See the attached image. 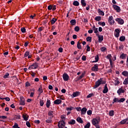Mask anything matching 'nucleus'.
Listing matches in <instances>:
<instances>
[{"instance_id":"1","label":"nucleus","mask_w":128,"mask_h":128,"mask_svg":"<svg viewBox=\"0 0 128 128\" xmlns=\"http://www.w3.org/2000/svg\"><path fill=\"white\" fill-rule=\"evenodd\" d=\"M106 84V81H104L102 78H100L95 82V85L93 87V88H97L100 84Z\"/></svg>"},{"instance_id":"2","label":"nucleus","mask_w":128,"mask_h":128,"mask_svg":"<svg viewBox=\"0 0 128 128\" xmlns=\"http://www.w3.org/2000/svg\"><path fill=\"white\" fill-rule=\"evenodd\" d=\"M100 117L94 118L92 121V124L95 126H99L98 124H100Z\"/></svg>"},{"instance_id":"3","label":"nucleus","mask_w":128,"mask_h":128,"mask_svg":"<svg viewBox=\"0 0 128 128\" xmlns=\"http://www.w3.org/2000/svg\"><path fill=\"white\" fill-rule=\"evenodd\" d=\"M38 62H34L32 65L30 66L28 68V70H36V68H38Z\"/></svg>"},{"instance_id":"4","label":"nucleus","mask_w":128,"mask_h":128,"mask_svg":"<svg viewBox=\"0 0 128 128\" xmlns=\"http://www.w3.org/2000/svg\"><path fill=\"white\" fill-rule=\"evenodd\" d=\"M58 126L59 128H64L66 126V122H64V120L60 121L58 123Z\"/></svg>"},{"instance_id":"5","label":"nucleus","mask_w":128,"mask_h":128,"mask_svg":"<svg viewBox=\"0 0 128 128\" xmlns=\"http://www.w3.org/2000/svg\"><path fill=\"white\" fill-rule=\"evenodd\" d=\"M120 29L116 28L114 30V36L116 38H118L120 36Z\"/></svg>"},{"instance_id":"6","label":"nucleus","mask_w":128,"mask_h":128,"mask_svg":"<svg viewBox=\"0 0 128 128\" xmlns=\"http://www.w3.org/2000/svg\"><path fill=\"white\" fill-rule=\"evenodd\" d=\"M115 20L117 22L118 24L122 25L124 24V20L122 18H116Z\"/></svg>"},{"instance_id":"7","label":"nucleus","mask_w":128,"mask_h":128,"mask_svg":"<svg viewBox=\"0 0 128 128\" xmlns=\"http://www.w3.org/2000/svg\"><path fill=\"white\" fill-rule=\"evenodd\" d=\"M108 22L110 26L114 24V17H112V16H109Z\"/></svg>"},{"instance_id":"8","label":"nucleus","mask_w":128,"mask_h":128,"mask_svg":"<svg viewBox=\"0 0 128 128\" xmlns=\"http://www.w3.org/2000/svg\"><path fill=\"white\" fill-rule=\"evenodd\" d=\"M62 78L64 82H68V78H70V76L66 73H64L62 75Z\"/></svg>"},{"instance_id":"9","label":"nucleus","mask_w":128,"mask_h":128,"mask_svg":"<svg viewBox=\"0 0 128 128\" xmlns=\"http://www.w3.org/2000/svg\"><path fill=\"white\" fill-rule=\"evenodd\" d=\"M113 8H114V10H116V12H120V8L116 4H114L112 6Z\"/></svg>"},{"instance_id":"10","label":"nucleus","mask_w":128,"mask_h":128,"mask_svg":"<svg viewBox=\"0 0 128 128\" xmlns=\"http://www.w3.org/2000/svg\"><path fill=\"white\" fill-rule=\"evenodd\" d=\"M117 94H118V96H120L122 94H124V90L122 88H120L117 91Z\"/></svg>"},{"instance_id":"11","label":"nucleus","mask_w":128,"mask_h":128,"mask_svg":"<svg viewBox=\"0 0 128 128\" xmlns=\"http://www.w3.org/2000/svg\"><path fill=\"white\" fill-rule=\"evenodd\" d=\"M108 84H105L102 92L103 94H108Z\"/></svg>"},{"instance_id":"12","label":"nucleus","mask_w":128,"mask_h":128,"mask_svg":"<svg viewBox=\"0 0 128 128\" xmlns=\"http://www.w3.org/2000/svg\"><path fill=\"white\" fill-rule=\"evenodd\" d=\"M92 72H98V64H95L92 68Z\"/></svg>"},{"instance_id":"13","label":"nucleus","mask_w":128,"mask_h":128,"mask_svg":"<svg viewBox=\"0 0 128 128\" xmlns=\"http://www.w3.org/2000/svg\"><path fill=\"white\" fill-rule=\"evenodd\" d=\"M86 110H88V109L86 108H83L82 110H81V114L82 115H84L86 114Z\"/></svg>"},{"instance_id":"14","label":"nucleus","mask_w":128,"mask_h":128,"mask_svg":"<svg viewBox=\"0 0 128 128\" xmlns=\"http://www.w3.org/2000/svg\"><path fill=\"white\" fill-rule=\"evenodd\" d=\"M22 118H23L24 120H26V122L28 120V115L26 114H22Z\"/></svg>"},{"instance_id":"15","label":"nucleus","mask_w":128,"mask_h":128,"mask_svg":"<svg viewBox=\"0 0 128 128\" xmlns=\"http://www.w3.org/2000/svg\"><path fill=\"white\" fill-rule=\"evenodd\" d=\"M128 118H126V119H124L123 120H122L120 122V124H124L126 123L127 124H128Z\"/></svg>"},{"instance_id":"16","label":"nucleus","mask_w":128,"mask_h":128,"mask_svg":"<svg viewBox=\"0 0 128 128\" xmlns=\"http://www.w3.org/2000/svg\"><path fill=\"white\" fill-rule=\"evenodd\" d=\"M48 116L49 118H54V112L50 110L48 112Z\"/></svg>"},{"instance_id":"17","label":"nucleus","mask_w":128,"mask_h":128,"mask_svg":"<svg viewBox=\"0 0 128 128\" xmlns=\"http://www.w3.org/2000/svg\"><path fill=\"white\" fill-rule=\"evenodd\" d=\"M62 104V100L60 99H57L54 101V104Z\"/></svg>"},{"instance_id":"18","label":"nucleus","mask_w":128,"mask_h":128,"mask_svg":"<svg viewBox=\"0 0 128 128\" xmlns=\"http://www.w3.org/2000/svg\"><path fill=\"white\" fill-rule=\"evenodd\" d=\"M98 42H102L104 40V36L102 35H98Z\"/></svg>"},{"instance_id":"19","label":"nucleus","mask_w":128,"mask_h":128,"mask_svg":"<svg viewBox=\"0 0 128 128\" xmlns=\"http://www.w3.org/2000/svg\"><path fill=\"white\" fill-rule=\"evenodd\" d=\"M120 83L118 78H116L114 80V86H118Z\"/></svg>"},{"instance_id":"20","label":"nucleus","mask_w":128,"mask_h":128,"mask_svg":"<svg viewBox=\"0 0 128 128\" xmlns=\"http://www.w3.org/2000/svg\"><path fill=\"white\" fill-rule=\"evenodd\" d=\"M50 104H51L50 100L48 99L46 102V108H48L50 106Z\"/></svg>"},{"instance_id":"21","label":"nucleus","mask_w":128,"mask_h":128,"mask_svg":"<svg viewBox=\"0 0 128 128\" xmlns=\"http://www.w3.org/2000/svg\"><path fill=\"white\" fill-rule=\"evenodd\" d=\"M76 121L78 122H79L80 124H82L84 122L82 119L80 117H78L76 118Z\"/></svg>"},{"instance_id":"22","label":"nucleus","mask_w":128,"mask_h":128,"mask_svg":"<svg viewBox=\"0 0 128 128\" xmlns=\"http://www.w3.org/2000/svg\"><path fill=\"white\" fill-rule=\"evenodd\" d=\"M80 92H73L72 96L74 98H76V96H78V95L80 94Z\"/></svg>"},{"instance_id":"23","label":"nucleus","mask_w":128,"mask_h":128,"mask_svg":"<svg viewBox=\"0 0 128 128\" xmlns=\"http://www.w3.org/2000/svg\"><path fill=\"white\" fill-rule=\"evenodd\" d=\"M46 122L48 124H50V122H52V117H48V119H47L46 120Z\"/></svg>"},{"instance_id":"24","label":"nucleus","mask_w":128,"mask_h":128,"mask_svg":"<svg viewBox=\"0 0 128 128\" xmlns=\"http://www.w3.org/2000/svg\"><path fill=\"white\" fill-rule=\"evenodd\" d=\"M98 12L100 16H104V12H102V10L100 9H98Z\"/></svg>"},{"instance_id":"25","label":"nucleus","mask_w":128,"mask_h":128,"mask_svg":"<svg viewBox=\"0 0 128 128\" xmlns=\"http://www.w3.org/2000/svg\"><path fill=\"white\" fill-rule=\"evenodd\" d=\"M126 58V54H124L123 53L120 56V58H122V60H124V58Z\"/></svg>"},{"instance_id":"26","label":"nucleus","mask_w":128,"mask_h":128,"mask_svg":"<svg viewBox=\"0 0 128 128\" xmlns=\"http://www.w3.org/2000/svg\"><path fill=\"white\" fill-rule=\"evenodd\" d=\"M119 40H120V42H124L126 40V36H120Z\"/></svg>"},{"instance_id":"27","label":"nucleus","mask_w":128,"mask_h":128,"mask_svg":"<svg viewBox=\"0 0 128 128\" xmlns=\"http://www.w3.org/2000/svg\"><path fill=\"white\" fill-rule=\"evenodd\" d=\"M92 30L94 31V34H97V32H98V28H96V26H92Z\"/></svg>"},{"instance_id":"28","label":"nucleus","mask_w":128,"mask_h":128,"mask_svg":"<svg viewBox=\"0 0 128 128\" xmlns=\"http://www.w3.org/2000/svg\"><path fill=\"white\" fill-rule=\"evenodd\" d=\"M73 5L75 6H80V2L76 0L73 2Z\"/></svg>"},{"instance_id":"29","label":"nucleus","mask_w":128,"mask_h":128,"mask_svg":"<svg viewBox=\"0 0 128 128\" xmlns=\"http://www.w3.org/2000/svg\"><path fill=\"white\" fill-rule=\"evenodd\" d=\"M114 102H120V99L118 98H115L113 100L112 104H114Z\"/></svg>"},{"instance_id":"30","label":"nucleus","mask_w":128,"mask_h":128,"mask_svg":"<svg viewBox=\"0 0 128 128\" xmlns=\"http://www.w3.org/2000/svg\"><path fill=\"white\" fill-rule=\"evenodd\" d=\"M56 20H58V19H56V18H53L50 20L52 24H54L56 23Z\"/></svg>"},{"instance_id":"31","label":"nucleus","mask_w":128,"mask_h":128,"mask_svg":"<svg viewBox=\"0 0 128 128\" xmlns=\"http://www.w3.org/2000/svg\"><path fill=\"white\" fill-rule=\"evenodd\" d=\"M95 20L96 22H100V20H102V17H100V16H96L95 18Z\"/></svg>"},{"instance_id":"32","label":"nucleus","mask_w":128,"mask_h":128,"mask_svg":"<svg viewBox=\"0 0 128 128\" xmlns=\"http://www.w3.org/2000/svg\"><path fill=\"white\" fill-rule=\"evenodd\" d=\"M114 114V110H111L109 112V116H112Z\"/></svg>"},{"instance_id":"33","label":"nucleus","mask_w":128,"mask_h":128,"mask_svg":"<svg viewBox=\"0 0 128 128\" xmlns=\"http://www.w3.org/2000/svg\"><path fill=\"white\" fill-rule=\"evenodd\" d=\"M81 4L82 6H86V3L85 0H81Z\"/></svg>"},{"instance_id":"34","label":"nucleus","mask_w":128,"mask_h":128,"mask_svg":"<svg viewBox=\"0 0 128 128\" xmlns=\"http://www.w3.org/2000/svg\"><path fill=\"white\" fill-rule=\"evenodd\" d=\"M69 124H76V120H71L69 122H68Z\"/></svg>"},{"instance_id":"35","label":"nucleus","mask_w":128,"mask_h":128,"mask_svg":"<svg viewBox=\"0 0 128 128\" xmlns=\"http://www.w3.org/2000/svg\"><path fill=\"white\" fill-rule=\"evenodd\" d=\"M71 24H72V26H74V24H76V20H72L70 22Z\"/></svg>"},{"instance_id":"36","label":"nucleus","mask_w":128,"mask_h":128,"mask_svg":"<svg viewBox=\"0 0 128 128\" xmlns=\"http://www.w3.org/2000/svg\"><path fill=\"white\" fill-rule=\"evenodd\" d=\"M122 76H128V72L127 71H124L122 72Z\"/></svg>"},{"instance_id":"37","label":"nucleus","mask_w":128,"mask_h":128,"mask_svg":"<svg viewBox=\"0 0 128 128\" xmlns=\"http://www.w3.org/2000/svg\"><path fill=\"white\" fill-rule=\"evenodd\" d=\"M10 76V74L8 72H6V74L4 76V78H8Z\"/></svg>"},{"instance_id":"38","label":"nucleus","mask_w":128,"mask_h":128,"mask_svg":"<svg viewBox=\"0 0 128 128\" xmlns=\"http://www.w3.org/2000/svg\"><path fill=\"white\" fill-rule=\"evenodd\" d=\"M72 110H74V107H72V106H70V107L66 108V110H68V112H70V111Z\"/></svg>"},{"instance_id":"39","label":"nucleus","mask_w":128,"mask_h":128,"mask_svg":"<svg viewBox=\"0 0 128 128\" xmlns=\"http://www.w3.org/2000/svg\"><path fill=\"white\" fill-rule=\"evenodd\" d=\"M40 106H44V100L40 99Z\"/></svg>"},{"instance_id":"40","label":"nucleus","mask_w":128,"mask_h":128,"mask_svg":"<svg viewBox=\"0 0 128 128\" xmlns=\"http://www.w3.org/2000/svg\"><path fill=\"white\" fill-rule=\"evenodd\" d=\"M38 92H39V96H40V94H42V92H44V90H42V88H39Z\"/></svg>"},{"instance_id":"41","label":"nucleus","mask_w":128,"mask_h":128,"mask_svg":"<svg viewBox=\"0 0 128 128\" xmlns=\"http://www.w3.org/2000/svg\"><path fill=\"white\" fill-rule=\"evenodd\" d=\"M124 84H128V77H127V78H125L124 82H123Z\"/></svg>"},{"instance_id":"42","label":"nucleus","mask_w":128,"mask_h":128,"mask_svg":"<svg viewBox=\"0 0 128 128\" xmlns=\"http://www.w3.org/2000/svg\"><path fill=\"white\" fill-rule=\"evenodd\" d=\"M77 48L78 50H82V46L80 45V43L79 42H78Z\"/></svg>"},{"instance_id":"43","label":"nucleus","mask_w":128,"mask_h":128,"mask_svg":"<svg viewBox=\"0 0 128 128\" xmlns=\"http://www.w3.org/2000/svg\"><path fill=\"white\" fill-rule=\"evenodd\" d=\"M86 42H92V37L90 36H88L86 38Z\"/></svg>"},{"instance_id":"44","label":"nucleus","mask_w":128,"mask_h":128,"mask_svg":"<svg viewBox=\"0 0 128 128\" xmlns=\"http://www.w3.org/2000/svg\"><path fill=\"white\" fill-rule=\"evenodd\" d=\"M106 58L108 60H112V54H108V55L106 56Z\"/></svg>"},{"instance_id":"45","label":"nucleus","mask_w":128,"mask_h":128,"mask_svg":"<svg viewBox=\"0 0 128 128\" xmlns=\"http://www.w3.org/2000/svg\"><path fill=\"white\" fill-rule=\"evenodd\" d=\"M30 56V52H26L24 55V58H26L27 56Z\"/></svg>"},{"instance_id":"46","label":"nucleus","mask_w":128,"mask_h":128,"mask_svg":"<svg viewBox=\"0 0 128 128\" xmlns=\"http://www.w3.org/2000/svg\"><path fill=\"white\" fill-rule=\"evenodd\" d=\"M90 122H88L87 124L84 126V128H90Z\"/></svg>"},{"instance_id":"47","label":"nucleus","mask_w":128,"mask_h":128,"mask_svg":"<svg viewBox=\"0 0 128 128\" xmlns=\"http://www.w3.org/2000/svg\"><path fill=\"white\" fill-rule=\"evenodd\" d=\"M101 52H106V48L102 46L100 48Z\"/></svg>"},{"instance_id":"48","label":"nucleus","mask_w":128,"mask_h":128,"mask_svg":"<svg viewBox=\"0 0 128 128\" xmlns=\"http://www.w3.org/2000/svg\"><path fill=\"white\" fill-rule=\"evenodd\" d=\"M48 10H52V5L50 4L48 6Z\"/></svg>"},{"instance_id":"49","label":"nucleus","mask_w":128,"mask_h":128,"mask_svg":"<svg viewBox=\"0 0 128 128\" xmlns=\"http://www.w3.org/2000/svg\"><path fill=\"white\" fill-rule=\"evenodd\" d=\"M74 30L75 32H78L80 30V27L76 26L74 28Z\"/></svg>"},{"instance_id":"50","label":"nucleus","mask_w":128,"mask_h":128,"mask_svg":"<svg viewBox=\"0 0 128 128\" xmlns=\"http://www.w3.org/2000/svg\"><path fill=\"white\" fill-rule=\"evenodd\" d=\"M126 100V98H121L120 100H119V102H124Z\"/></svg>"},{"instance_id":"51","label":"nucleus","mask_w":128,"mask_h":128,"mask_svg":"<svg viewBox=\"0 0 128 128\" xmlns=\"http://www.w3.org/2000/svg\"><path fill=\"white\" fill-rule=\"evenodd\" d=\"M92 114V110H89L87 111V114H88V116H90Z\"/></svg>"},{"instance_id":"52","label":"nucleus","mask_w":128,"mask_h":128,"mask_svg":"<svg viewBox=\"0 0 128 128\" xmlns=\"http://www.w3.org/2000/svg\"><path fill=\"white\" fill-rule=\"evenodd\" d=\"M109 61L110 62V66L112 68V66H114V62H112V60H110Z\"/></svg>"},{"instance_id":"53","label":"nucleus","mask_w":128,"mask_h":128,"mask_svg":"<svg viewBox=\"0 0 128 128\" xmlns=\"http://www.w3.org/2000/svg\"><path fill=\"white\" fill-rule=\"evenodd\" d=\"M20 104L21 106H24V104H26V103L24 102V100L20 101Z\"/></svg>"},{"instance_id":"54","label":"nucleus","mask_w":128,"mask_h":128,"mask_svg":"<svg viewBox=\"0 0 128 128\" xmlns=\"http://www.w3.org/2000/svg\"><path fill=\"white\" fill-rule=\"evenodd\" d=\"M26 125L28 128H30V123L29 122H26Z\"/></svg>"},{"instance_id":"55","label":"nucleus","mask_w":128,"mask_h":128,"mask_svg":"<svg viewBox=\"0 0 128 128\" xmlns=\"http://www.w3.org/2000/svg\"><path fill=\"white\" fill-rule=\"evenodd\" d=\"M94 96V94H90L88 96H87L86 98H92Z\"/></svg>"},{"instance_id":"56","label":"nucleus","mask_w":128,"mask_h":128,"mask_svg":"<svg viewBox=\"0 0 128 128\" xmlns=\"http://www.w3.org/2000/svg\"><path fill=\"white\" fill-rule=\"evenodd\" d=\"M76 110L77 112H82V108H80V107H77L76 108Z\"/></svg>"},{"instance_id":"57","label":"nucleus","mask_w":128,"mask_h":128,"mask_svg":"<svg viewBox=\"0 0 128 128\" xmlns=\"http://www.w3.org/2000/svg\"><path fill=\"white\" fill-rule=\"evenodd\" d=\"M84 74L83 73L80 76H79L78 80H82V78H84Z\"/></svg>"},{"instance_id":"58","label":"nucleus","mask_w":128,"mask_h":128,"mask_svg":"<svg viewBox=\"0 0 128 128\" xmlns=\"http://www.w3.org/2000/svg\"><path fill=\"white\" fill-rule=\"evenodd\" d=\"M21 32H23V33L26 32V28H22Z\"/></svg>"},{"instance_id":"59","label":"nucleus","mask_w":128,"mask_h":128,"mask_svg":"<svg viewBox=\"0 0 128 128\" xmlns=\"http://www.w3.org/2000/svg\"><path fill=\"white\" fill-rule=\"evenodd\" d=\"M86 48H87V49H86L87 52H90V47L88 45H87Z\"/></svg>"},{"instance_id":"60","label":"nucleus","mask_w":128,"mask_h":128,"mask_svg":"<svg viewBox=\"0 0 128 128\" xmlns=\"http://www.w3.org/2000/svg\"><path fill=\"white\" fill-rule=\"evenodd\" d=\"M16 118L17 120H20V115L16 116Z\"/></svg>"},{"instance_id":"61","label":"nucleus","mask_w":128,"mask_h":128,"mask_svg":"<svg viewBox=\"0 0 128 128\" xmlns=\"http://www.w3.org/2000/svg\"><path fill=\"white\" fill-rule=\"evenodd\" d=\"M82 60H84V61L86 60V56H82Z\"/></svg>"},{"instance_id":"62","label":"nucleus","mask_w":128,"mask_h":128,"mask_svg":"<svg viewBox=\"0 0 128 128\" xmlns=\"http://www.w3.org/2000/svg\"><path fill=\"white\" fill-rule=\"evenodd\" d=\"M34 122H35V124H40V120H36Z\"/></svg>"},{"instance_id":"63","label":"nucleus","mask_w":128,"mask_h":128,"mask_svg":"<svg viewBox=\"0 0 128 128\" xmlns=\"http://www.w3.org/2000/svg\"><path fill=\"white\" fill-rule=\"evenodd\" d=\"M4 98V100H6V102H10V98H8V97H6V98Z\"/></svg>"},{"instance_id":"64","label":"nucleus","mask_w":128,"mask_h":128,"mask_svg":"<svg viewBox=\"0 0 128 128\" xmlns=\"http://www.w3.org/2000/svg\"><path fill=\"white\" fill-rule=\"evenodd\" d=\"M48 80V76H43V80Z\"/></svg>"}]
</instances>
